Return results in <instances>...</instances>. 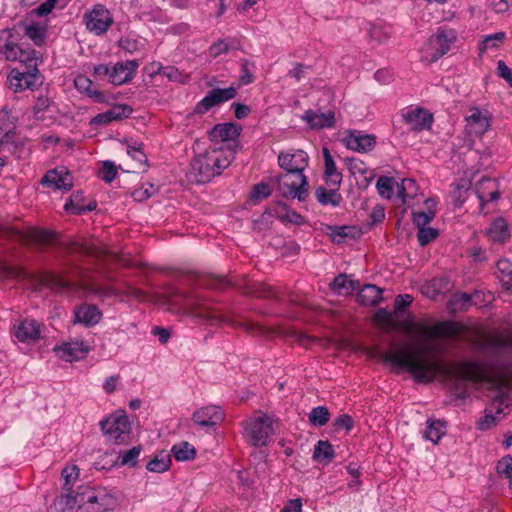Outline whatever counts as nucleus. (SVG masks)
I'll use <instances>...</instances> for the list:
<instances>
[{"label": "nucleus", "mask_w": 512, "mask_h": 512, "mask_svg": "<svg viewBox=\"0 0 512 512\" xmlns=\"http://www.w3.org/2000/svg\"><path fill=\"white\" fill-rule=\"evenodd\" d=\"M74 85L78 91L87 93V95L96 102L102 103L105 101L104 93L95 89L93 82L85 75L76 76Z\"/></svg>", "instance_id": "36"}, {"label": "nucleus", "mask_w": 512, "mask_h": 512, "mask_svg": "<svg viewBox=\"0 0 512 512\" xmlns=\"http://www.w3.org/2000/svg\"><path fill=\"white\" fill-rule=\"evenodd\" d=\"M83 193L81 191H77L73 193L69 199V201L65 204V210L72 213L80 215L83 212L93 211L96 208V202L90 203L87 206L83 204Z\"/></svg>", "instance_id": "38"}, {"label": "nucleus", "mask_w": 512, "mask_h": 512, "mask_svg": "<svg viewBox=\"0 0 512 512\" xmlns=\"http://www.w3.org/2000/svg\"><path fill=\"white\" fill-rule=\"evenodd\" d=\"M487 234L489 238L496 243H504L510 237V232L508 228L507 222L503 218L495 219L488 231Z\"/></svg>", "instance_id": "37"}, {"label": "nucleus", "mask_w": 512, "mask_h": 512, "mask_svg": "<svg viewBox=\"0 0 512 512\" xmlns=\"http://www.w3.org/2000/svg\"><path fill=\"white\" fill-rule=\"evenodd\" d=\"M379 356L384 362L406 369L416 381L422 383L433 381L441 369L438 362L422 359L419 352L407 346L391 352H380Z\"/></svg>", "instance_id": "2"}, {"label": "nucleus", "mask_w": 512, "mask_h": 512, "mask_svg": "<svg viewBox=\"0 0 512 512\" xmlns=\"http://www.w3.org/2000/svg\"><path fill=\"white\" fill-rule=\"evenodd\" d=\"M402 327L409 333L417 331L421 340L441 337L449 333L448 327L444 323L430 326L424 322L415 323L412 318L404 320Z\"/></svg>", "instance_id": "13"}, {"label": "nucleus", "mask_w": 512, "mask_h": 512, "mask_svg": "<svg viewBox=\"0 0 512 512\" xmlns=\"http://www.w3.org/2000/svg\"><path fill=\"white\" fill-rule=\"evenodd\" d=\"M117 176V167L112 161H104L101 169V178L106 183H111Z\"/></svg>", "instance_id": "61"}, {"label": "nucleus", "mask_w": 512, "mask_h": 512, "mask_svg": "<svg viewBox=\"0 0 512 512\" xmlns=\"http://www.w3.org/2000/svg\"><path fill=\"white\" fill-rule=\"evenodd\" d=\"M102 313L91 304H82L74 310V323L83 324L86 327H92L99 323Z\"/></svg>", "instance_id": "24"}, {"label": "nucleus", "mask_w": 512, "mask_h": 512, "mask_svg": "<svg viewBox=\"0 0 512 512\" xmlns=\"http://www.w3.org/2000/svg\"><path fill=\"white\" fill-rule=\"evenodd\" d=\"M490 127L488 118L481 113L479 109H475L473 113L467 117L466 129L470 135L482 136Z\"/></svg>", "instance_id": "30"}, {"label": "nucleus", "mask_w": 512, "mask_h": 512, "mask_svg": "<svg viewBox=\"0 0 512 512\" xmlns=\"http://www.w3.org/2000/svg\"><path fill=\"white\" fill-rule=\"evenodd\" d=\"M445 434V427L440 420L427 421V428L424 432V437L427 440L437 443L440 438Z\"/></svg>", "instance_id": "45"}, {"label": "nucleus", "mask_w": 512, "mask_h": 512, "mask_svg": "<svg viewBox=\"0 0 512 512\" xmlns=\"http://www.w3.org/2000/svg\"><path fill=\"white\" fill-rule=\"evenodd\" d=\"M139 63L136 60L118 62L110 73V82L114 85H121L129 82L135 75Z\"/></svg>", "instance_id": "21"}, {"label": "nucleus", "mask_w": 512, "mask_h": 512, "mask_svg": "<svg viewBox=\"0 0 512 512\" xmlns=\"http://www.w3.org/2000/svg\"><path fill=\"white\" fill-rule=\"evenodd\" d=\"M330 229L332 231V239L337 243H341L344 238L349 237L350 231L352 230L349 226H334L330 227Z\"/></svg>", "instance_id": "64"}, {"label": "nucleus", "mask_w": 512, "mask_h": 512, "mask_svg": "<svg viewBox=\"0 0 512 512\" xmlns=\"http://www.w3.org/2000/svg\"><path fill=\"white\" fill-rule=\"evenodd\" d=\"M333 446L328 441L319 440L314 448L313 458L320 463L328 464L334 458Z\"/></svg>", "instance_id": "40"}, {"label": "nucleus", "mask_w": 512, "mask_h": 512, "mask_svg": "<svg viewBox=\"0 0 512 512\" xmlns=\"http://www.w3.org/2000/svg\"><path fill=\"white\" fill-rule=\"evenodd\" d=\"M346 148L358 153H367L374 149L376 138L374 135L363 134L359 130H348L343 138Z\"/></svg>", "instance_id": "12"}, {"label": "nucleus", "mask_w": 512, "mask_h": 512, "mask_svg": "<svg viewBox=\"0 0 512 512\" xmlns=\"http://www.w3.org/2000/svg\"><path fill=\"white\" fill-rule=\"evenodd\" d=\"M346 161L348 164V169L351 172V174L356 175L358 173V174L364 175L366 186L369 185L370 181L374 177V174L369 171V169L366 166V164L364 163V161H362L359 158H354V157L347 158Z\"/></svg>", "instance_id": "44"}, {"label": "nucleus", "mask_w": 512, "mask_h": 512, "mask_svg": "<svg viewBox=\"0 0 512 512\" xmlns=\"http://www.w3.org/2000/svg\"><path fill=\"white\" fill-rule=\"evenodd\" d=\"M142 447L140 445L135 446L129 450L123 451L119 454L118 462L120 465H126L130 467H134L137 464L138 457Z\"/></svg>", "instance_id": "48"}, {"label": "nucleus", "mask_w": 512, "mask_h": 512, "mask_svg": "<svg viewBox=\"0 0 512 512\" xmlns=\"http://www.w3.org/2000/svg\"><path fill=\"white\" fill-rule=\"evenodd\" d=\"M84 20L86 28L95 35L106 33L113 24L110 11L101 4L95 5L90 12L86 13Z\"/></svg>", "instance_id": "10"}, {"label": "nucleus", "mask_w": 512, "mask_h": 512, "mask_svg": "<svg viewBox=\"0 0 512 512\" xmlns=\"http://www.w3.org/2000/svg\"><path fill=\"white\" fill-rule=\"evenodd\" d=\"M0 121L8 122L0 126V149H5L15 143L17 117L12 116L7 106H4L0 111Z\"/></svg>", "instance_id": "17"}, {"label": "nucleus", "mask_w": 512, "mask_h": 512, "mask_svg": "<svg viewBox=\"0 0 512 512\" xmlns=\"http://www.w3.org/2000/svg\"><path fill=\"white\" fill-rule=\"evenodd\" d=\"M330 413L326 407L318 406L309 413V421L316 427H321L329 422Z\"/></svg>", "instance_id": "47"}, {"label": "nucleus", "mask_w": 512, "mask_h": 512, "mask_svg": "<svg viewBox=\"0 0 512 512\" xmlns=\"http://www.w3.org/2000/svg\"><path fill=\"white\" fill-rule=\"evenodd\" d=\"M16 61L24 63L27 69L37 67L36 51L34 49H22L19 48V52L16 54Z\"/></svg>", "instance_id": "52"}, {"label": "nucleus", "mask_w": 512, "mask_h": 512, "mask_svg": "<svg viewBox=\"0 0 512 512\" xmlns=\"http://www.w3.org/2000/svg\"><path fill=\"white\" fill-rule=\"evenodd\" d=\"M403 120L413 131H423L431 128L433 116L424 108H416L403 114Z\"/></svg>", "instance_id": "20"}, {"label": "nucleus", "mask_w": 512, "mask_h": 512, "mask_svg": "<svg viewBox=\"0 0 512 512\" xmlns=\"http://www.w3.org/2000/svg\"><path fill=\"white\" fill-rule=\"evenodd\" d=\"M506 37L504 32H497L494 34H490L485 36L482 42L479 44L480 52L486 51L488 48H496L498 47V42H502Z\"/></svg>", "instance_id": "56"}, {"label": "nucleus", "mask_w": 512, "mask_h": 512, "mask_svg": "<svg viewBox=\"0 0 512 512\" xmlns=\"http://www.w3.org/2000/svg\"><path fill=\"white\" fill-rule=\"evenodd\" d=\"M90 347L82 341H70L55 347L59 357L67 362L77 361L84 358Z\"/></svg>", "instance_id": "18"}, {"label": "nucleus", "mask_w": 512, "mask_h": 512, "mask_svg": "<svg viewBox=\"0 0 512 512\" xmlns=\"http://www.w3.org/2000/svg\"><path fill=\"white\" fill-rule=\"evenodd\" d=\"M62 476L64 478L63 490L71 491L74 482L79 477V468L76 465L65 467L62 470Z\"/></svg>", "instance_id": "54"}, {"label": "nucleus", "mask_w": 512, "mask_h": 512, "mask_svg": "<svg viewBox=\"0 0 512 512\" xmlns=\"http://www.w3.org/2000/svg\"><path fill=\"white\" fill-rule=\"evenodd\" d=\"M339 187H331L330 190L319 186L315 190V198L316 200L323 206L331 205L332 207H338L343 198L341 194L338 192Z\"/></svg>", "instance_id": "35"}, {"label": "nucleus", "mask_w": 512, "mask_h": 512, "mask_svg": "<svg viewBox=\"0 0 512 512\" xmlns=\"http://www.w3.org/2000/svg\"><path fill=\"white\" fill-rule=\"evenodd\" d=\"M152 71L150 73L151 76L154 75H163L167 77L170 81L177 83H186L188 81V76L179 71L175 66H165L163 67L160 63H151L150 65Z\"/></svg>", "instance_id": "33"}, {"label": "nucleus", "mask_w": 512, "mask_h": 512, "mask_svg": "<svg viewBox=\"0 0 512 512\" xmlns=\"http://www.w3.org/2000/svg\"><path fill=\"white\" fill-rule=\"evenodd\" d=\"M390 35L389 29L380 25H371L369 30L370 38L379 44L386 42L390 38Z\"/></svg>", "instance_id": "58"}, {"label": "nucleus", "mask_w": 512, "mask_h": 512, "mask_svg": "<svg viewBox=\"0 0 512 512\" xmlns=\"http://www.w3.org/2000/svg\"><path fill=\"white\" fill-rule=\"evenodd\" d=\"M82 488L79 487L78 492L73 495L70 491L61 494L54 501V506L59 512H73L76 507L83 509V504L79 501L82 496Z\"/></svg>", "instance_id": "28"}, {"label": "nucleus", "mask_w": 512, "mask_h": 512, "mask_svg": "<svg viewBox=\"0 0 512 512\" xmlns=\"http://www.w3.org/2000/svg\"><path fill=\"white\" fill-rule=\"evenodd\" d=\"M439 235V232L437 229L432 227H422L418 229V241L421 246H426L431 241L436 239Z\"/></svg>", "instance_id": "59"}, {"label": "nucleus", "mask_w": 512, "mask_h": 512, "mask_svg": "<svg viewBox=\"0 0 512 512\" xmlns=\"http://www.w3.org/2000/svg\"><path fill=\"white\" fill-rule=\"evenodd\" d=\"M359 286V281L349 279L347 275L340 274L330 284L331 289L339 295H349Z\"/></svg>", "instance_id": "39"}, {"label": "nucleus", "mask_w": 512, "mask_h": 512, "mask_svg": "<svg viewBox=\"0 0 512 512\" xmlns=\"http://www.w3.org/2000/svg\"><path fill=\"white\" fill-rule=\"evenodd\" d=\"M497 472L509 480V487L512 490V457H503L496 466Z\"/></svg>", "instance_id": "57"}, {"label": "nucleus", "mask_w": 512, "mask_h": 512, "mask_svg": "<svg viewBox=\"0 0 512 512\" xmlns=\"http://www.w3.org/2000/svg\"><path fill=\"white\" fill-rule=\"evenodd\" d=\"M16 338L23 343H35L40 339V324L33 319H24L15 330Z\"/></svg>", "instance_id": "23"}, {"label": "nucleus", "mask_w": 512, "mask_h": 512, "mask_svg": "<svg viewBox=\"0 0 512 512\" xmlns=\"http://www.w3.org/2000/svg\"><path fill=\"white\" fill-rule=\"evenodd\" d=\"M41 184L55 190L68 191L73 187V178L65 167H59L48 171L42 177Z\"/></svg>", "instance_id": "14"}, {"label": "nucleus", "mask_w": 512, "mask_h": 512, "mask_svg": "<svg viewBox=\"0 0 512 512\" xmlns=\"http://www.w3.org/2000/svg\"><path fill=\"white\" fill-rule=\"evenodd\" d=\"M7 79L9 88L14 92L23 91L25 89L35 90L42 84L41 75L37 67L27 69L23 72L18 69H12Z\"/></svg>", "instance_id": "9"}, {"label": "nucleus", "mask_w": 512, "mask_h": 512, "mask_svg": "<svg viewBox=\"0 0 512 512\" xmlns=\"http://www.w3.org/2000/svg\"><path fill=\"white\" fill-rule=\"evenodd\" d=\"M231 163L221 150L211 149L198 154L190 163L187 173L189 181L207 183L220 175Z\"/></svg>", "instance_id": "3"}, {"label": "nucleus", "mask_w": 512, "mask_h": 512, "mask_svg": "<svg viewBox=\"0 0 512 512\" xmlns=\"http://www.w3.org/2000/svg\"><path fill=\"white\" fill-rule=\"evenodd\" d=\"M242 131V127L234 123L215 125L209 132L211 140L231 141L236 139Z\"/></svg>", "instance_id": "27"}, {"label": "nucleus", "mask_w": 512, "mask_h": 512, "mask_svg": "<svg viewBox=\"0 0 512 512\" xmlns=\"http://www.w3.org/2000/svg\"><path fill=\"white\" fill-rule=\"evenodd\" d=\"M25 35L36 45H41L45 38V29L38 23H32L25 27Z\"/></svg>", "instance_id": "51"}, {"label": "nucleus", "mask_w": 512, "mask_h": 512, "mask_svg": "<svg viewBox=\"0 0 512 512\" xmlns=\"http://www.w3.org/2000/svg\"><path fill=\"white\" fill-rule=\"evenodd\" d=\"M471 304V295L465 292L455 293L449 300V307L455 311H465Z\"/></svg>", "instance_id": "46"}, {"label": "nucleus", "mask_w": 512, "mask_h": 512, "mask_svg": "<svg viewBox=\"0 0 512 512\" xmlns=\"http://www.w3.org/2000/svg\"><path fill=\"white\" fill-rule=\"evenodd\" d=\"M308 159L307 153L303 150H297L293 153L281 152L278 156V164L285 171L303 174L308 166Z\"/></svg>", "instance_id": "15"}, {"label": "nucleus", "mask_w": 512, "mask_h": 512, "mask_svg": "<svg viewBox=\"0 0 512 512\" xmlns=\"http://www.w3.org/2000/svg\"><path fill=\"white\" fill-rule=\"evenodd\" d=\"M85 512H105L117 505V498L106 488L83 487L79 500Z\"/></svg>", "instance_id": "5"}, {"label": "nucleus", "mask_w": 512, "mask_h": 512, "mask_svg": "<svg viewBox=\"0 0 512 512\" xmlns=\"http://www.w3.org/2000/svg\"><path fill=\"white\" fill-rule=\"evenodd\" d=\"M187 305L193 310L195 317L210 320L212 323H220L226 321V318L211 307L204 299L193 296L188 299Z\"/></svg>", "instance_id": "16"}, {"label": "nucleus", "mask_w": 512, "mask_h": 512, "mask_svg": "<svg viewBox=\"0 0 512 512\" xmlns=\"http://www.w3.org/2000/svg\"><path fill=\"white\" fill-rule=\"evenodd\" d=\"M383 290L373 284L364 285L357 293V300L364 306H375L382 301Z\"/></svg>", "instance_id": "31"}, {"label": "nucleus", "mask_w": 512, "mask_h": 512, "mask_svg": "<svg viewBox=\"0 0 512 512\" xmlns=\"http://www.w3.org/2000/svg\"><path fill=\"white\" fill-rule=\"evenodd\" d=\"M16 41L13 29H3L0 31V55L6 61H16V54L20 48Z\"/></svg>", "instance_id": "25"}, {"label": "nucleus", "mask_w": 512, "mask_h": 512, "mask_svg": "<svg viewBox=\"0 0 512 512\" xmlns=\"http://www.w3.org/2000/svg\"><path fill=\"white\" fill-rule=\"evenodd\" d=\"M13 235L22 243H35L38 245L48 244L53 240V233L48 230L30 228L27 231H13Z\"/></svg>", "instance_id": "26"}, {"label": "nucleus", "mask_w": 512, "mask_h": 512, "mask_svg": "<svg viewBox=\"0 0 512 512\" xmlns=\"http://www.w3.org/2000/svg\"><path fill=\"white\" fill-rule=\"evenodd\" d=\"M171 452L174 458L178 461H189L195 458L196 450L195 448L186 441L175 444Z\"/></svg>", "instance_id": "42"}, {"label": "nucleus", "mask_w": 512, "mask_h": 512, "mask_svg": "<svg viewBox=\"0 0 512 512\" xmlns=\"http://www.w3.org/2000/svg\"><path fill=\"white\" fill-rule=\"evenodd\" d=\"M496 266L497 270L503 275V285L509 289L512 286V264L508 259H500Z\"/></svg>", "instance_id": "53"}, {"label": "nucleus", "mask_w": 512, "mask_h": 512, "mask_svg": "<svg viewBox=\"0 0 512 512\" xmlns=\"http://www.w3.org/2000/svg\"><path fill=\"white\" fill-rule=\"evenodd\" d=\"M237 95L236 88L230 86L225 89L214 88L207 93V95L199 101L195 106V113L197 114H205L212 107L229 101L235 98Z\"/></svg>", "instance_id": "11"}, {"label": "nucleus", "mask_w": 512, "mask_h": 512, "mask_svg": "<svg viewBox=\"0 0 512 512\" xmlns=\"http://www.w3.org/2000/svg\"><path fill=\"white\" fill-rule=\"evenodd\" d=\"M427 211L413 212V222L419 228L426 227L435 217L434 203L426 200Z\"/></svg>", "instance_id": "43"}, {"label": "nucleus", "mask_w": 512, "mask_h": 512, "mask_svg": "<svg viewBox=\"0 0 512 512\" xmlns=\"http://www.w3.org/2000/svg\"><path fill=\"white\" fill-rule=\"evenodd\" d=\"M255 67V63L248 59L241 60V69L239 75V81L241 85H248L254 81V75L251 72V68Z\"/></svg>", "instance_id": "55"}, {"label": "nucleus", "mask_w": 512, "mask_h": 512, "mask_svg": "<svg viewBox=\"0 0 512 512\" xmlns=\"http://www.w3.org/2000/svg\"><path fill=\"white\" fill-rule=\"evenodd\" d=\"M27 273L20 267L0 266V278H26Z\"/></svg>", "instance_id": "60"}, {"label": "nucleus", "mask_w": 512, "mask_h": 512, "mask_svg": "<svg viewBox=\"0 0 512 512\" xmlns=\"http://www.w3.org/2000/svg\"><path fill=\"white\" fill-rule=\"evenodd\" d=\"M322 152L325 162V175L327 176L326 184L329 187H339L342 182V175L337 171L335 161L333 160L329 149L327 147H323Z\"/></svg>", "instance_id": "32"}, {"label": "nucleus", "mask_w": 512, "mask_h": 512, "mask_svg": "<svg viewBox=\"0 0 512 512\" xmlns=\"http://www.w3.org/2000/svg\"><path fill=\"white\" fill-rule=\"evenodd\" d=\"M224 418V413L219 406L210 405L202 407L193 413V421L203 427H214Z\"/></svg>", "instance_id": "19"}, {"label": "nucleus", "mask_w": 512, "mask_h": 512, "mask_svg": "<svg viewBox=\"0 0 512 512\" xmlns=\"http://www.w3.org/2000/svg\"><path fill=\"white\" fill-rule=\"evenodd\" d=\"M103 433L115 444L126 442L129 437L131 426L126 415H111L101 421Z\"/></svg>", "instance_id": "8"}, {"label": "nucleus", "mask_w": 512, "mask_h": 512, "mask_svg": "<svg viewBox=\"0 0 512 512\" xmlns=\"http://www.w3.org/2000/svg\"><path fill=\"white\" fill-rule=\"evenodd\" d=\"M110 111L113 115L114 120H121L124 118H128L131 115L133 109L131 106L127 104H118L113 106L110 109Z\"/></svg>", "instance_id": "63"}, {"label": "nucleus", "mask_w": 512, "mask_h": 512, "mask_svg": "<svg viewBox=\"0 0 512 512\" xmlns=\"http://www.w3.org/2000/svg\"><path fill=\"white\" fill-rule=\"evenodd\" d=\"M271 211H274V215L281 221L295 225H302L304 223V217L284 202H277Z\"/></svg>", "instance_id": "34"}, {"label": "nucleus", "mask_w": 512, "mask_h": 512, "mask_svg": "<svg viewBox=\"0 0 512 512\" xmlns=\"http://www.w3.org/2000/svg\"><path fill=\"white\" fill-rule=\"evenodd\" d=\"M276 182L278 191L286 199L304 201L308 196V179L304 174L285 171Z\"/></svg>", "instance_id": "6"}, {"label": "nucleus", "mask_w": 512, "mask_h": 512, "mask_svg": "<svg viewBox=\"0 0 512 512\" xmlns=\"http://www.w3.org/2000/svg\"><path fill=\"white\" fill-rule=\"evenodd\" d=\"M171 457L165 451L157 453L153 459H151L147 465V470L155 473H163L170 468Z\"/></svg>", "instance_id": "41"}, {"label": "nucleus", "mask_w": 512, "mask_h": 512, "mask_svg": "<svg viewBox=\"0 0 512 512\" xmlns=\"http://www.w3.org/2000/svg\"><path fill=\"white\" fill-rule=\"evenodd\" d=\"M452 374L464 380L487 382L490 388L495 392L492 397L489 412H486L485 416L478 422L479 429L487 430L495 425L496 418L492 414L493 410H495L496 414L504 413L503 404H505V409L510 410L511 404L505 391L507 386V374L505 372H490L485 364L476 361H467L458 364L452 371Z\"/></svg>", "instance_id": "1"}, {"label": "nucleus", "mask_w": 512, "mask_h": 512, "mask_svg": "<svg viewBox=\"0 0 512 512\" xmlns=\"http://www.w3.org/2000/svg\"><path fill=\"white\" fill-rule=\"evenodd\" d=\"M376 188L381 197L390 199L394 192V179L392 177L381 176L377 180Z\"/></svg>", "instance_id": "50"}, {"label": "nucleus", "mask_w": 512, "mask_h": 512, "mask_svg": "<svg viewBox=\"0 0 512 512\" xmlns=\"http://www.w3.org/2000/svg\"><path fill=\"white\" fill-rule=\"evenodd\" d=\"M242 426L244 439L254 447L266 446L274 433L272 419L266 414L249 418Z\"/></svg>", "instance_id": "4"}, {"label": "nucleus", "mask_w": 512, "mask_h": 512, "mask_svg": "<svg viewBox=\"0 0 512 512\" xmlns=\"http://www.w3.org/2000/svg\"><path fill=\"white\" fill-rule=\"evenodd\" d=\"M417 193V185L413 179H403L401 186L398 187V196L402 199L403 203L407 198H414Z\"/></svg>", "instance_id": "49"}, {"label": "nucleus", "mask_w": 512, "mask_h": 512, "mask_svg": "<svg viewBox=\"0 0 512 512\" xmlns=\"http://www.w3.org/2000/svg\"><path fill=\"white\" fill-rule=\"evenodd\" d=\"M311 129L331 128L335 124V113L333 111L321 112L320 110L309 109L301 117Z\"/></svg>", "instance_id": "22"}, {"label": "nucleus", "mask_w": 512, "mask_h": 512, "mask_svg": "<svg viewBox=\"0 0 512 512\" xmlns=\"http://www.w3.org/2000/svg\"><path fill=\"white\" fill-rule=\"evenodd\" d=\"M476 193L481 204H484L488 201L497 200L500 195L497 183L488 177H482L481 180L477 183Z\"/></svg>", "instance_id": "29"}, {"label": "nucleus", "mask_w": 512, "mask_h": 512, "mask_svg": "<svg viewBox=\"0 0 512 512\" xmlns=\"http://www.w3.org/2000/svg\"><path fill=\"white\" fill-rule=\"evenodd\" d=\"M457 40V32L451 28L440 27L429 38L426 51L430 55L431 61H437L445 55Z\"/></svg>", "instance_id": "7"}, {"label": "nucleus", "mask_w": 512, "mask_h": 512, "mask_svg": "<svg viewBox=\"0 0 512 512\" xmlns=\"http://www.w3.org/2000/svg\"><path fill=\"white\" fill-rule=\"evenodd\" d=\"M230 48L231 45L228 41L220 39L210 46L209 55L216 58L221 54L227 53Z\"/></svg>", "instance_id": "62"}]
</instances>
